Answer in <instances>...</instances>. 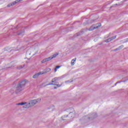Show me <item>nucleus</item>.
<instances>
[{
	"label": "nucleus",
	"instance_id": "f257e3e1",
	"mask_svg": "<svg viewBox=\"0 0 128 128\" xmlns=\"http://www.w3.org/2000/svg\"><path fill=\"white\" fill-rule=\"evenodd\" d=\"M66 75H63L62 76L59 77H55L54 78H52V84H48L47 86H56V87H54V89H56L58 88H60L62 86V84H58V80H62L64 78H65Z\"/></svg>",
	"mask_w": 128,
	"mask_h": 128
},
{
	"label": "nucleus",
	"instance_id": "f03ea898",
	"mask_svg": "<svg viewBox=\"0 0 128 128\" xmlns=\"http://www.w3.org/2000/svg\"><path fill=\"white\" fill-rule=\"evenodd\" d=\"M40 100H42V99L40 98H38L37 99H34V100H32L29 101V104H30V106L32 108V106H35V104H38V102H40Z\"/></svg>",
	"mask_w": 128,
	"mask_h": 128
},
{
	"label": "nucleus",
	"instance_id": "7ed1b4c3",
	"mask_svg": "<svg viewBox=\"0 0 128 128\" xmlns=\"http://www.w3.org/2000/svg\"><path fill=\"white\" fill-rule=\"evenodd\" d=\"M34 54H36V52H34V49H32V48H30V49L28 50L26 52V56L27 58H30L32 57V56H34Z\"/></svg>",
	"mask_w": 128,
	"mask_h": 128
},
{
	"label": "nucleus",
	"instance_id": "20e7f679",
	"mask_svg": "<svg viewBox=\"0 0 128 128\" xmlns=\"http://www.w3.org/2000/svg\"><path fill=\"white\" fill-rule=\"evenodd\" d=\"M16 106H23V108H32L30 104V102L28 103L26 102L18 103L16 104Z\"/></svg>",
	"mask_w": 128,
	"mask_h": 128
},
{
	"label": "nucleus",
	"instance_id": "39448f33",
	"mask_svg": "<svg viewBox=\"0 0 128 128\" xmlns=\"http://www.w3.org/2000/svg\"><path fill=\"white\" fill-rule=\"evenodd\" d=\"M100 26H102V24L100 23L94 24L88 29V30H89V32H91V30H96V28H98Z\"/></svg>",
	"mask_w": 128,
	"mask_h": 128
},
{
	"label": "nucleus",
	"instance_id": "423d86ee",
	"mask_svg": "<svg viewBox=\"0 0 128 128\" xmlns=\"http://www.w3.org/2000/svg\"><path fill=\"white\" fill-rule=\"evenodd\" d=\"M98 118V114L94 112L92 114H90L89 116L88 117V120H94V118Z\"/></svg>",
	"mask_w": 128,
	"mask_h": 128
},
{
	"label": "nucleus",
	"instance_id": "0eeeda50",
	"mask_svg": "<svg viewBox=\"0 0 128 128\" xmlns=\"http://www.w3.org/2000/svg\"><path fill=\"white\" fill-rule=\"evenodd\" d=\"M16 64H18V62L15 60V61H12V62H10V66H9L6 67L7 68H10L12 67H14L16 66Z\"/></svg>",
	"mask_w": 128,
	"mask_h": 128
},
{
	"label": "nucleus",
	"instance_id": "6e6552de",
	"mask_svg": "<svg viewBox=\"0 0 128 128\" xmlns=\"http://www.w3.org/2000/svg\"><path fill=\"white\" fill-rule=\"evenodd\" d=\"M24 90V88L19 85H18V86L16 88V94H18V92H20L22 90Z\"/></svg>",
	"mask_w": 128,
	"mask_h": 128
},
{
	"label": "nucleus",
	"instance_id": "1a4fd4ad",
	"mask_svg": "<svg viewBox=\"0 0 128 128\" xmlns=\"http://www.w3.org/2000/svg\"><path fill=\"white\" fill-rule=\"evenodd\" d=\"M42 72H39L38 73H36L32 76V78L34 79L38 78V76H42Z\"/></svg>",
	"mask_w": 128,
	"mask_h": 128
},
{
	"label": "nucleus",
	"instance_id": "9d476101",
	"mask_svg": "<svg viewBox=\"0 0 128 128\" xmlns=\"http://www.w3.org/2000/svg\"><path fill=\"white\" fill-rule=\"evenodd\" d=\"M26 81L25 80L21 82L19 84H18V86H20L21 87H22L23 88H24V86H26Z\"/></svg>",
	"mask_w": 128,
	"mask_h": 128
},
{
	"label": "nucleus",
	"instance_id": "9b49d317",
	"mask_svg": "<svg viewBox=\"0 0 128 128\" xmlns=\"http://www.w3.org/2000/svg\"><path fill=\"white\" fill-rule=\"evenodd\" d=\"M51 60L52 58L50 57L46 58L42 61V63L44 64V62H50V60Z\"/></svg>",
	"mask_w": 128,
	"mask_h": 128
},
{
	"label": "nucleus",
	"instance_id": "f8f14e48",
	"mask_svg": "<svg viewBox=\"0 0 128 128\" xmlns=\"http://www.w3.org/2000/svg\"><path fill=\"white\" fill-rule=\"evenodd\" d=\"M50 72V68H48L44 70V71L41 72L42 74H47V72Z\"/></svg>",
	"mask_w": 128,
	"mask_h": 128
},
{
	"label": "nucleus",
	"instance_id": "ddd939ff",
	"mask_svg": "<svg viewBox=\"0 0 128 128\" xmlns=\"http://www.w3.org/2000/svg\"><path fill=\"white\" fill-rule=\"evenodd\" d=\"M124 46V45H121L119 47L116 48V49L113 50V51L114 52H118V50H122V48H123Z\"/></svg>",
	"mask_w": 128,
	"mask_h": 128
},
{
	"label": "nucleus",
	"instance_id": "4468645a",
	"mask_svg": "<svg viewBox=\"0 0 128 128\" xmlns=\"http://www.w3.org/2000/svg\"><path fill=\"white\" fill-rule=\"evenodd\" d=\"M58 52H56L55 54H53L52 56H50V58L52 60V58H56L58 56Z\"/></svg>",
	"mask_w": 128,
	"mask_h": 128
},
{
	"label": "nucleus",
	"instance_id": "2eb2a0df",
	"mask_svg": "<svg viewBox=\"0 0 128 128\" xmlns=\"http://www.w3.org/2000/svg\"><path fill=\"white\" fill-rule=\"evenodd\" d=\"M76 58L72 59L71 62V66H74Z\"/></svg>",
	"mask_w": 128,
	"mask_h": 128
},
{
	"label": "nucleus",
	"instance_id": "dca6fc26",
	"mask_svg": "<svg viewBox=\"0 0 128 128\" xmlns=\"http://www.w3.org/2000/svg\"><path fill=\"white\" fill-rule=\"evenodd\" d=\"M25 66H26L25 64H24L23 66H18L17 68L18 70H21V68H24Z\"/></svg>",
	"mask_w": 128,
	"mask_h": 128
},
{
	"label": "nucleus",
	"instance_id": "f3484780",
	"mask_svg": "<svg viewBox=\"0 0 128 128\" xmlns=\"http://www.w3.org/2000/svg\"><path fill=\"white\" fill-rule=\"evenodd\" d=\"M68 115L66 116H63L62 117V120H66V118H68Z\"/></svg>",
	"mask_w": 128,
	"mask_h": 128
},
{
	"label": "nucleus",
	"instance_id": "a211bd4d",
	"mask_svg": "<svg viewBox=\"0 0 128 128\" xmlns=\"http://www.w3.org/2000/svg\"><path fill=\"white\" fill-rule=\"evenodd\" d=\"M116 36H113L110 38V40H111V42L112 40H116Z\"/></svg>",
	"mask_w": 128,
	"mask_h": 128
},
{
	"label": "nucleus",
	"instance_id": "6ab92c4d",
	"mask_svg": "<svg viewBox=\"0 0 128 128\" xmlns=\"http://www.w3.org/2000/svg\"><path fill=\"white\" fill-rule=\"evenodd\" d=\"M112 42L110 38H109L105 40V42Z\"/></svg>",
	"mask_w": 128,
	"mask_h": 128
},
{
	"label": "nucleus",
	"instance_id": "aec40b11",
	"mask_svg": "<svg viewBox=\"0 0 128 128\" xmlns=\"http://www.w3.org/2000/svg\"><path fill=\"white\" fill-rule=\"evenodd\" d=\"M72 80H67V81H66L65 82L66 84L68 83V82H72Z\"/></svg>",
	"mask_w": 128,
	"mask_h": 128
},
{
	"label": "nucleus",
	"instance_id": "412c9836",
	"mask_svg": "<svg viewBox=\"0 0 128 128\" xmlns=\"http://www.w3.org/2000/svg\"><path fill=\"white\" fill-rule=\"evenodd\" d=\"M60 68V66H56V68L58 70V68Z\"/></svg>",
	"mask_w": 128,
	"mask_h": 128
},
{
	"label": "nucleus",
	"instance_id": "4be33fe9",
	"mask_svg": "<svg viewBox=\"0 0 128 128\" xmlns=\"http://www.w3.org/2000/svg\"><path fill=\"white\" fill-rule=\"evenodd\" d=\"M120 82H116L115 84V86H116V84H120Z\"/></svg>",
	"mask_w": 128,
	"mask_h": 128
},
{
	"label": "nucleus",
	"instance_id": "5701e85b",
	"mask_svg": "<svg viewBox=\"0 0 128 128\" xmlns=\"http://www.w3.org/2000/svg\"><path fill=\"white\" fill-rule=\"evenodd\" d=\"M19 36H24V34H22V33H20V34H19Z\"/></svg>",
	"mask_w": 128,
	"mask_h": 128
},
{
	"label": "nucleus",
	"instance_id": "b1692460",
	"mask_svg": "<svg viewBox=\"0 0 128 128\" xmlns=\"http://www.w3.org/2000/svg\"><path fill=\"white\" fill-rule=\"evenodd\" d=\"M56 70H57V69H56V68L54 69V72H56Z\"/></svg>",
	"mask_w": 128,
	"mask_h": 128
},
{
	"label": "nucleus",
	"instance_id": "393cba45",
	"mask_svg": "<svg viewBox=\"0 0 128 128\" xmlns=\"http://www.w3.org/2000/svg\"><path fill=\"white\" fill-rule=\"evenodd\" d=\"M20 49L14 50H20Z\"/></svg>",
	"mask_w": 128,
	"mask_h": 128
},
{
	"label": "nucleus",
	"instance_id": "a878e982",
	"mask_svg": "<svg viewBox=\"0 0 128 128\" xmlns=\"http://www.w3.org/2000/svg\"><path fill=\"white\" fill-rule=\"evenodd\" d=\"M70 114H72V112H70Z\"/></svg>",
	"mask_w": 128,
	"mask_h": 128
},
{
	"label": "nucleus",
	"instance_id": "bb28decb",
	"mask_svg": "<svg viewBox=\"0 0 128 128\" xmlns=\"http://www.w3.org/2000/svg\"><path fill=\"white\" fill-rule=\"evenodd\" d=\"M126 42H128V38L126 40Z\"/></svg>",
	"mask_w": 128,
	"mask_h": 128
},
{
	"label": "nucleus",
	"instance_id": "cd10ccee",
	"mask_svg": "<svg viewBox=\"0 0 128 128\" xmlns=\"http://www.w3.org/2000/svg\"><path fill=\"white\" fill-rule=\"evenodd\" d=\"M126 82V81H122V82Z\"/></svg>",
	"mask_w": 128,
	"mask_h": 128
},
{
	"label": "nucleus",
	"instance_id": "c85d7f7f",
	"mask_svg": "<svg viewBox=\"0 0 128 128\" xmlns=\"http://www.w3.org/2000/svg\"><path fill=\"white\" fill-rule=\"evenodd\" d=\"M116 6H117V5H118V4H116Z\"/></svg>",
	"mask_w": 128,
	"mask_h": 128
},
{
	"label": "nucleus",
	"instance_id": "c756f323",
	"mask_svg": "<svg viewBox=\"0 0 128 128\" xmlns=\"http://www.w3.org/2000/svg\"><path fill=\"white\" fill-rule=\"evenodd\" d=\"M28 60H30V58H28Z\"/></svg>",
	"mask_w": 128,
	"mask_h": 128
}]
</instances>
